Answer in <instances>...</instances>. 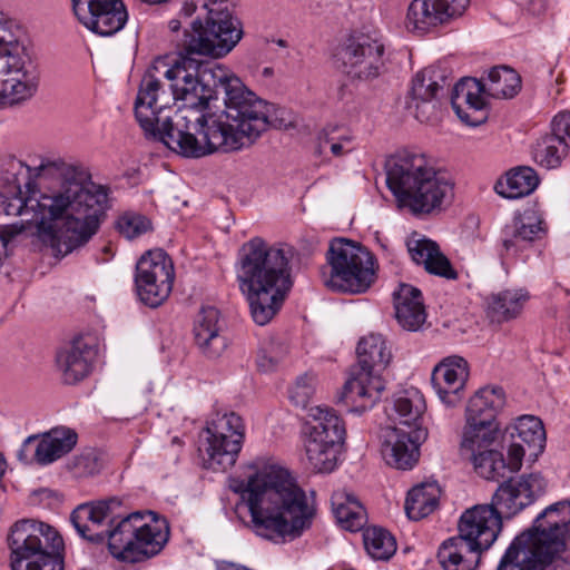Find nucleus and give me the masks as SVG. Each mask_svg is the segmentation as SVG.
<instances>
[{
    "mask_svg": "<svg viewBox=\"0 0 570 570\" xmlns=\"http://www.w3.org/2000/svg\"><path fill=\"white\" fill-rule=\"evenodd\" d=\"M426 405L422 393L410 387L393 402L391 419L399 426L389 428L384 435L382 454L386 463L399 470H410L419 460V448L428 439L423 414Z\"/></svg>",
    "mask_w": 570,
    "mask_h": 570,
    "instance_id": "10",
    "label": "nucleus"
},
{
    "mask_svg": "<svg viewBox=\"0 0 570 570\" xmlns=\"http://www.w3.org/2000/svg\"><path fill=\"white\" fill-rule=\"evenodd\" d=\"M206 436L198 446L204 468L226 471L232 468L240 452L245 426L235 412L217 414L204 430Z\"/></svg>",
    "mask_w": 570,
    "mask_h": 570,
    "instance_id": "17",
    "label": "nucleus"
},
{
    "mask_svg": "<svg viewBox=\"0 0 570 570\" xmlns=\"http://www.w3.org/2000/svg\"><path fill=\"white\" fill-rule=\"evenodd\" d=\"M78 441L75 430L59 426L42 435H30L22 443L18 459L30 464L48 465L61 459L73 450Z\"/></svg>",
    "mask_w": 570,
    "mask_h": 570,
    "instance_id": "22",
    "label": "nucleus"
},
{
    "mask_svg": "<svg viewBox=\"0 0 570 570\" xmlns=\"http://www.w3.org/2000/svg\"><path fill=\"white\" fill-rule=\"evenodd\" d=\"M175 279L174 263L160 248L146 252L136 264L135 285L139 299L156 308L170 295Z\"/></svg>",
    "mask_w": 570,
    "mask_h": 570,
    "instance_id": "18",
    "label": "nucleus"
},
{
    "mask_svg": "<svg viewBox=\"0 0 570 570\" xmlns=\"http://www.w3.org/2000/svg\"><path fill=\"white\" fill-rule=\"evenodd\" d=\"M71 4L78 21L102 37L116 35L128 21L122 0H71Z\"/></svg>",
    "mask_w": 570,
    "mask_h": 570,
    "instance_id": "21",
    "label": "nucleus"
},
{
    "mask_svg": "<svg viewBox=\"0 0 570 570\" xmlns=\"http://www.w3.org/2000/svg\"><path fill=\"white\" fill-rule=\"evenodd\" d=\"M548 4V0H528V10L533 14L542 13Z\"/></svg>",
    "mask_w": 570,
    "mask_h": 570,
    "instance_id": "49",
    "label": "nucleus"
},
{
    "mask_svg": "<svg viewBox=\"0 0 570 570\" xmlns=\"http://www.w3.org/2000/svg\"><path fill=\"white\" fill-rule=\"evenodd\" d=\"M204 7L207 10L205 21L196 19L190 30H185L178 58L164 76L184 108L203 111L212 99L223 94L225 111L222 117L247 126L248 131L263 132L269 124L267 102L246 89L226 67L198 58L224 57L243 36L240 22L234 18L227 0H209Z\"/></svg>",
    "mask_w": 570,
    "mask_h": 570,
    "instance_id": "2",
    "label": "nucleus"
},
{
    "mask_svg": "<svg viewBox=\"0 0 570 570\" xmlns=\"http://www.w3.org/2000/svg\"><path fill=\"white\" fill-rule=\"evenodd\" d=\"M95 356L96 351L81 336L61 347L56 364L62 382L72 385L86 379L91 373Z\"/></svg>",
    "mask_w": 570,
    "mask_h": 570,
    "instance_id": "28",
    "label": "nucleus"
},
{
    "mask_svg": "<svg viewBox=\"0 0 570 570\" xmlns=\"http://www.w3.org/2000/svg\"><path fill=\"white\" fill-rule=\"evenodd\" d=\"M521 89L520 75L510 67H493L487 79L463 78L453 88L451 105L462 122L479 126L488 119L483 95L513 98Z\"/></svg>",
    "mask_w": 570,
    "mask_h": 570,
    "instance_id": "14",
    "label": "nucleus"
},
{
    "mask_svg": "<svg viewBox=\"0 0 570 570\" xmlns=\"http://www.w3.org/2000/svg\"><path fill=\"white\" fill-rule=\"evenodd\" d=\"M547 234V224L542 215L534 209H527L515 216L502 230V245L508 254H517L528 248L534 240Z\"/></svg>",
    "mask_w": 570,
    "mask_h": 570,
    "instance_id": "29",
    "label": "nucleus"
},
{
    "mask_svg": "<svg viewBox=\"0 0 570 570\" xmlns=\"http://www.w3.org/2000/svg\"><path fill=\"white\" fill-rule=\"evenodd\" d=\"M180 21L177 19H173L169 21V29L174 32L178 31L180 29Z\"/></svg>",
    "mask_w": 570,
    "mask_h": 570,
    "instance_id": "52",
    "label": "nucleus"
},
{
    "mask_svg": "<svg viewBox=\"0 0 570 570\" xmlns=\"http://www.w3.org/2000/svg\"><path fill=\"white\" fill-rule=\"evenodd\" d=\"M537 171L528 166L510 169L505 178L495 183L494 190L508 199H517L530 195L539 185Z\"/></svg>",
    "mask_w": 570,
    "mask_h": 570,
    "instance_id": "34",
    "label": "nucleus"
},
{
    "mask_svg": "<svg viewBox=\"0 0 570 570\" xmlns=\"http://www.w3.org/2000/svg\"><path fill=\"white\" fill-rule=\"evenodd\" d=\"M468 377V362L461 356H450L434 367L431 382L440 400L454 406L463 399Z\"/></svg>",
    "mask_w": 570,
    "mask_h": 570,
    "instance_id": "26",
    "label": "nucleus"
},
{
    "mask_svg": "<svg viewBox=\"0 0 570 570\" xmlns=\"http://www.w3.org/2000/svg\"><path fill=\"white\" fill-rule=\"evenodd\" d=\"M505 404V394L500 386L481 387L466 406L468 422L498 425L495 417Z\"/></svg>",
    "mask_w": 570,
    "mask_h": 570,
    "instance_id": "33",
    "label": "nucleus"
},
{
    "mask_svg": "<svg viewBox=\"0 0 570 570\" xmlns=\"http://www.w3.org/2000/svg\"><path fill=\"white\" fill-rule=\"evenodd\" d=\"M386 185L401 208L413 215L441 212L453 194V184L424 154L403 150L385 164Z\"/></svg>",
    "mask_w": 570,
    "mask_h": 570,
    "instance_id": "7",
    "label": "nucleus"
},
{
    "mask_svg": "<svg viewBox=\"0 0 570 570\" xmlns=\"http://www.w3.org/2000/svg\"><path fill=\"white\" fill-rule=\"evenodd\" d=\"M470 0H413L407 9L406 27L425 33L463 16Z\"/></svg>",
    "mask_w": 570,
    "mask_h": 570,
    "instance_id": "23",
    "label": "nucleus"
},
{
    "mask_svg": "<svg viewBox=\"0 0 570 570\" xmlns=\"http://www.w3.org/2000/svg\"><path fill=\"white\" fill-rule=\"evenodd\" d=\"M445 82V77L434 68H424L413 78L407 107L414 109L421 122L430 121L435 115Z\"/></svg>",
    "mask_w": 570,
    "mask_h": 570,
    "instance_id": "24",
    "label": "nucleus"
},
{
    "mask_svg": "<svg viewBox=\"0 0 570 570\" xmlns=\"http://www.w3.org/2000/svg\"><path fill=\"white\" fill-rule=\"evenodd\" d=\"M357 364L351 367L344 384L343 399L353 412L372 409L385 389L381 373L392 358L386 341L380 334H370L360 340L356 348Z\"/></svg>",
    "mask_w": 570,
    "mask_h": 570,
    "instance_id": "12",
    "label": "nucleus"
},
{
    "mask_svg": "<svg viewBox=\"0 0 570 570\" xmlns=\"http://www.w3.org/2000/svg\"><path fill=\"white\" fill-rule=\"evenodd\" d=\"M342 128L337 126L324 128L320 139L330 145V149L334 156H341L348 149L345 148L350 144L351 138L346 134L335 136L334 134L341 131Z\"/></svg>",
    "mask_w": 570,
    "mask_h": 570,
    "instance_id": "46",
    "label": "nucleus"
},
{
    "mask_svg": "<svg viewBox=\"0 0 570 570\" xmlns=\"http://www.w3.org/2000/svg\"><path fill=\"white\" fill-rule=\"evenodd\" d=\"M363 541L367 553L375 560H389L396 551L394 537L382 528L366 529Z\"/></svg>",
    "mask_w": 570,
    "mask_h": 570,
    "instance_id": "41",
    "label": "nucleus"
},
{
    "mask_svg": "<svg viewBox=\"0 0 570 570\" xmlns=\"http://www.w3.org/2000/svg\"><path fill=\"white\" fill-rule=\"evenodd\" d=\"M23 230V226L18 225H6L0 226V239L3 245H7L13 237L19 235Z\"/></svg>",
    "mask_w": 570,
    "mask_h": 570,
    "instance_id": "48",
    "label": "nucleus"
},
{
    "mask_svg": "<svg viewBox=\"0 0 570 570\" xmlns=\"http://www.w3.org/2000/svg\"><path fill=\"white\" fill-rule=\"evenodd\" d=\"M105 529L110 553L119 561H146L164 549L169 540V525L165 519L148 523L139 512L125 517L111 514Z\"/></svg>",
    "mask_w": 570,
    "mask_h": 570,
    "instance_id": "11",
    "label": "nucleus"
},
{
    "mask_svg": "<svg viewBox=\"0 0 570 570\" xmlns=\"http://www.w3.org/2000/svg\"><path fill=\"white\" fill-rule=\"evenodd\" d=\"M464 459L471 461L475 472L487 480H497L504 476V471L507 470L505 459L497 450L490 448L474 453V456H465Z\"/></svg>",
    "mask_w": 570,
    "mask_h": 570,
    "instance_id": "40",
    "label": "nucleus"
},
{
    "mask_svg": "<svg viewBox=\"0 0 570 570\" xmlns=\"http://www.w3.org/2000/svg\"><path fill=\"white\" fill-rule=\"evenodd\" d=\"M175 118L166 117L158 132L148 136L188 158H200L215 151L230 153L250 146L262 132H252L247 126L214 114H199L185 108Z\"/></svg>",
    "mask_w": 570,
    "mask_h": 570,
    "instance_id": "5",
    "label": "nucleus"
},
{
    "mask_svg": "<svg viewBox=\"0 0 570 570\" xmlns=\"http://www.w3.org/2000/svg\"><path fill=\"white\" fill-rule=\"evenodd\" d=\"M315 393V376L304 374L297 377L296 382L289 390V400L297 406L305 409Z\"/></svg>",
    "mask_w": 570,
    "mask_h": 570,
    "instance_id": "43",
    "label": "nucleus"
},
{
    "mask_svg": "<svg viewBox=\"0 0 570 570\" xmlns=\"http://www.w3.org/2000/svg\"><path fill=\"white\" fill-rule=\"evenodd\" d=\"M156 71L157 67H151L142 76L134 106L135 117L145 135L158 132V126L169 117L164 114L169 109L170 104L181 100L175 97L170 86L169 91L164 88Z\"/></svg>",
    "mask_w": 570,
    "mask_h": 570,
    "instance_id": "20",
    "label": "nucleus"
},
{
    "mask_svg": "<svg viewBox=\"0 0 570 570\" xmlns=\"http://www.w3.org/2000/svg\"><path fill=\"white\" fill-rule=\"evenodd\" d=\"M219 311L213 306L203 307L194 323V341L203 356L208 360L219 358L228 346L222 331Z\"/></svg>",
    "mask_w": 570,
    "mask_h": 570,
    "instance_id": "30",
    "label": "nucleus"
},
{
    "mask_svg": "<svg viewBox=\"0 0 570 570\" xmlns=\"http://www.w3.org/2000/svg\"><path fill=\"white\" fill-rule=\"evenodd\" d=\"M439 248L435 242L426 238L416 239L407 244V250L413 262L424 267L433 259Z\"/></svg>",
    "mask_w": 570,
    "mask_h": 570,
    "instance_id": "44",
    "label": "nucleus"
},
{
    "mask_svg": "<svg viewBox=\"0 0 570 570\" xmlns=\"http://www.w3.org/2000/svg\"><path fill=\"white\" fill-rule=\"evenodd\" d=\"M483 551L458 535L445 540L438 551V559L444 570H475Z\"/></svg>",
    "mask_w": 570,
    "mask_h": 570,
    "instance_id": "32",
    "label": "nucleus"
},
{
    "mask_svg": "<svg viewBox=\"0 0 570 570\" xmlns=\"http://www.w3.org/2000/svg\"><path fill=\"white\" fill-rule=\"evenodd\" d=\"M120 504L117 498L79 504L71 512L70 522L81 538L92 543H102L106 541L105 521L111 518Z\"/></svg>",
    "mask_w": 570,
    "mask_h": 570,
    "instance_id": "27",
    "label": "nucleus"
},
{
    "mask_svg": "<svg viewBox=\"0 0 570 570\" xmlns=\"http://www.w3.org/2000/svg\"><path fill=\"white\" fill-rule=\"evenodd\" d=\"M424 269L432 275L449 279L455 281L459 277L458 272L452 266L449 258L439 249L436 254L433 256Z\"/></svg>",
    "mask_w": 570,
    "mask_h": 570,
    "instance_id": "45",
    "label": "nucleus"
},
{
    "mask_svg": "<svg viewBox=\"0 0 570 570\" xmlns=\"http://www.w3.org/2000/svg\"><path fill=\"white\" fill-rule=\"evenodd\" d=\"M196 11V4L194 2H185L181 7L180 14L190 17Z\"/></svg>",
    "mask_w": 570,
    "mask_h": 570,
    "instance_id": "51",
    "label": "nucleus"
},
{
    "mask_svg": "<svg viewBox=\"0 0 570 570\" xmlns=\"http://www.w3.org/2000/svg\"><path fill=\"white\" fill-rule=\"evenodd\" d=\"M330 272H323L324 285L337 293L363 294L375 282V258L360 243L336 238L326 253Z\"/></svg>",
    "mask_w": 570,
    "mask_h": 570,
    "instance_id": "15",
    "label": "nucleus"
},
{
    "mask_svg": "<svg viewBox=\"0 0 570 570\" xmlns=\"http://www.w3.org/2000/svg\"><path fill=\"white\" fill-rule=\"evenodd\" d=\"M18 21L0 12V108L19 106L39 87V68Z\"/></svg>",
    "mask_w": 570,
    "mask_h": 570,
    "instance_id": "9",
    "label": "nucleus"
},
{
    "mask_svg": "<svg viewBox=\"0 0 570 570\" xmlns=\"http://www.w3.org/2000/svg\"><path fill=\"white\" fill-rule=\"evenodd\" d=\"M441 489L436 482H424L409 491L405 511L410 519L421 520L430 515L439 505Z\"/></svg>",
    "mask_w": 570,
    "mask_h": 570,
    "instance_id": "37",
    "label": "nucleus"
},
{
    "mask_svg": "<svg viewBox=\"0 0 570 570\" xmlns=\"http://www.w3.org/2000/svg\"><path fill=\"white\" fill-rule=\"evenodd\" d=\"M498 432L499 425L466 421L460 442L461 458L474 456V453L490 449L498 438Z\"/></svg>",
    "mask_w": 570,
    "mask_h": 570,
    "instance_id": "38",
    "label": "nucleus"
},
{
    "mask_svg": "<svg viewBox=\"0 0 570 570\" xmlns=\"http://www.w3.org/2000/svg\"><path fill=\"white\" fill-rule=\"evenodd\" d=\"M12 570H62V539L51 525L32 519L16 521L7 535Z\"/></svg>",
    "mask_w": 570,
    "mask_h": 570,
    "instance_id": "13",
    "label": "nucleus"
},
{
    "mask_svg": "<svg viewBox=\"0 0 570 570\" xmlns=\"http://www.w3.org/2000/svg\"><path fill=\"white\" fill-rule=\"evenodd\" d=\"M547 488L548 481L540 472L509 478L500 483L490 504L474 505L462 513L458 537L487 551L502 529V519H510L533 504Z\"/></svg>",
    "mask_w": 570,
    "mask_h": 570,
    "instance_id": "6",
    "label": "nucleus"
},
{
    "mask_svg": "<svg viewBox=\"0 0 570 570\" xmlns=\"http://www.w3.org/2000/svg\"><path fill=\"white\" fill-rule=\"evenodd\" d=\"M291 248L271 245L262 237H253L239 248L236 277L256 324H267L291 291Z\"/></svg>",
    "mask_w": 570,
    "mask_h": 570,
    "instance_id": "4",
    "label": "nucleus"
},
{
    "mask_svg": "<svg viewBox=\"0 0 570 570\" xmlns=\"http://www.w3.org/2000/svg\"><path fill=\"white\" fill-rule=\"evenodd\" d=\"M385 47L370 33H352L338 52L344 71L352 78L371 80L385 69Z\"/></svg>",
    "mask_w": 570,
    "mask_h": 570,
    "instance_id": "19",
    "label": "nucleus"
},
{
    "mask_svg": "<svg viewBox=\"0 0 570 570\" xmlns=\"http://www.w3.org/2000/svg\"><path fill=\"white\" fill-rule=\"evenodd\" d=\"M570 542V499L547 507L533 525L514 538L497 570H547ZM557 563L554 570H567Z\"/></svg>",
    "mask_w": 570,
    "mask_h": 570,
    "instance_id": "8",
    "label": "nucleus"
},
{
    "mask_svg": "<svg viewBox=\"0 0 570 570\" xmlns=\"http://www.w3.org/2000/svg\"><path fill=\"white\" fill-rule=\"evenodd\" d=\"M512 436L528 448L529 456L537 458L542 453L546 444V431L542 421L533 415H522L513 425Z\"/></svg>",
    "mask_w": 570,
    "mask_h": 570,
    "instance_id": "39",
    "label": "nucleus"
},
{
    "mask_svg": "<svg viewBox=\"0 0 570 570\" xmlns=\"http://www.w3.org/2000/svg\"><path fill=\"white\" fill-rule=\"evenodd\" d=\"M119 233L128 239H134L151 229V222L141 214L125 213L117 220Z\"/></svg>",
    "mask_w": 570,
    "mask_h": 570,
    "instance_id": "42",
    "label": "nucleus"
},
{
    "mask_svg": "<svg viewBox=\"0 0 570 570\" xmlns=\"http://www.w3.org/2000/svg\"><path fill=\"white\" fill-rule=\"evenodd\" d=\"M529 295L522 289H507L488 298L487 314L492 322L502 323L518 317Z\"/></svg>",
    "mask_w": 570,
    "mask_h": 570,
    "instance_id": "35",
    "label": "nucleus"
},
{
    "mask_svg": "<svg viewBox=\"0 0 570 570\" xmlns=\"http://www.w3.org/2000/svg\"><path fill=\"white\" fill-rule=\"evenodd\" d=\"M395 317L407 331H417L426 318L422 293L410 284H401L393 293Z\"/></svg>",
    "mask_w": 570,
    "mask_h": 570,
    "instance_id": "31",
    "label": "nucleus"
},
{
    "mask_svg": "<svg viewBox=\"0 0 570 570\" xmlns=\"http://www.w3.org/2000/svg\"><path fill=\"white\" fill-rule=\"evenodd\" d=\"M528 451V448H525L524 444L514 441L508 450V462L507 469H509L511 472H517L522 466V459L525 455V452Z\"/></svg>",
    "mask_w": 570,
    "mask_h": 570,
    "instance_id": "47",
    "label": "nucleus"
},
{
    "mask_svg": "<svg viewBox=\"0 0 570 570\" xmlns=\"http://www.w3.org/2000/svg\"><path fill=\"white\" fill-rule=\"evenodd\" d=\"M11 159L0 171V198L9 216L31 215L40 243L60 259L97 234L108 208V188L82 185L77 169L62 161L33 169Z\"/></svg>",
    "mask_w": 570,
    "mask_h": 570,
    "instance_id": "1",
    "label": "nucleus"
},
{
    "mask_svg": "<svg viewBox=\"0 0 570 570\" xmlns=\"http://www.w3.org/2000/svg\"><path fill=\"white\" fill-rule=\"evenodd\" d=\"M570 149V111L556 115L550 132L540 137L533 146V160L547 169L558 168Z\"/></svg>",
    "mask_w": 570,
    "mask_h": 570,
    "instance_id": "25",
    "label": "nucleus"
},
{
    "mask_svg": "<svg viewBox=\"0 0 570 570\" xmlns=\"http://www.w3.org/2000/svg\"><path fill=\"white\" fill-rule=\"evenodd\" d=\"M7 470V461L3 455L0 453V493L4 492L6 487L3 483V476Z\"/></svg>",
    "mask_w": 570,
    "mask_h": 570,
    "instance_id": "50",
    "label": "nucleus"
},
{
    "mask_svg": "<svg viewBox=\"0 0 570 570\" xmlns=\"http://www.w3.org/2000/svg\"><path fill=\"white\" fill-rule=\"evenodd\" d=\"M305 451L309 465L315 472L330 473L336 465L345 441L346 430L335 410L314 406Z\"/></svg>",
    "mask_w": 570,
    "mask_h": 570,
    "instance_id": "16",
    "label": "nucleus"
},
{
    "mask_svg": "<svg viewBox=\"0 0 570 570\" xmlns=\"http://www.w3.org/2000/svg\"><path fill=\"white\" fill-rule=\"evenodd\" d=\"M233 490L246 503L256 534L276 543L299 538L316 515L305 491L279 466H267Z\"/></svg>",
    "mask_w": 570,
    "mask_h": 570,
    "instance_id": "3",
    "label": "nucleus"
},
{
    "mask_svg": "<svg viewBox=\"0 0 570 570\" xmlns=\"http://www.w3.org/2000/svg\"><path fill=\"white\" fill-rule=\"evenodd\" d=\"M333 512L337 522L348 531H358L366 523V511L362 503L352 493L335 492L332 495Z\"/></svg>",
    "mask_w": 570,
    "mask_h": 570,
    "instance_id": "36",
    "label": "nucleus"
}]
</instances>
